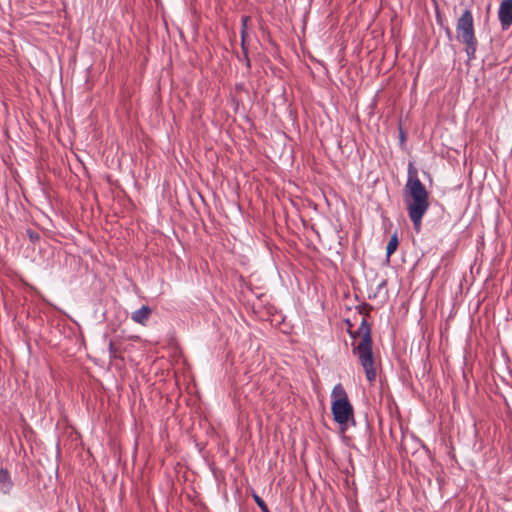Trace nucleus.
<instances>
[{
  "label": "nucleus",
  "mask_w": 512,
  "mask_h": 512,
  "mask_svg": "<svg viewBox=\"0 0 512 512\" xmlns=\"http://www.w3.org/2000/svg\"><path fill=\"white\" fill-rule=\"evenodd\" d=\"M428 196V191L417 177L416 170L410 168L403 197L409 218L417 232L421 230L422 218L429 208Z\"/></svg>",
  "instance_id": "1"
},
{
  "label": "nucleus",
  "mask_w": 512,
  "mask_h": 512,
  "mask_svg": "<svg viewBox=\"0 0 512 512\" xmlns=\"http://www.w3.org/2000/svg\"><path fill=\"white\" fill-rule=\"evenodd\" d=\"M356 335L361 337V339L354 347L353 352L358 356L359 362L365 371L367 380L369 382H373L376 379L377 370L372 354L370 326L364 318L362 319L355 334H352L353 337Z\"/></svg>",
  "instance_id": "2"
},
{
  "label": "nucleus",
  "mask_w": 512,
  "mask_h": 512,
  "mask_svg": "<svg viewBox=\"0 0 512 512\" xmlns=\"http://www.w3.org/2000/svg\"><path fill=\"white\" fill-rule=\"evenodd\" d=\"M331 398V410L334 420L341 426L342 431H344L349 422L354 423V412L348 400L347 393L341 384L334 386Z\"/></svg>",
  "instance_id": "3"
},
{
  "label": "nucleus",
  "mask_w": 512,
  "mask_h": 512,
  "mask_svg": "<svg viewBox=\"0 0 512 512\" xmlns=\"http://www.w3.org/2000/svg\"><path fill=\"white\" fill-rule=\"evenodd\" d=\"M456 38L465 44V52L468 60L475 58L477 39L474 33V20L470 10H465L457 21Z\"/></svg>",
  "instance_id": "4"
},
{
  "label": "nucleus",
  "mask_w": 512,
  "mask_h": 512,
  "mask_svg": "<svg viewBox=\"0 0 512 512\" xmlns=\"http://www.w3.org/2000/svg\"><path fill=\"white\" fill-rule=\"evenodd\" d=\"M498 18L503 30H507L512 25V0H503L498 10Z\"/></svg>",
  "instance_id": "5"
},
{
  "label": "nucleus",
  "mask_w": 512,
  "mask_h": 512,
  "mask_svg": "<svg viewBox=\"0 0 512 512\" xmlns=\"http://www.w3.org/2000/svg\"><path fill=\"white\" fill-rule=\"evenodd\" d=\"M151 312L148 306H142L131 314V319L138 324L144 325L148 321Z\"/></svg>",
  "instance_id": "6"
},
{
  "label": "nucleus",
  "mask_w": 512,
  "mask_h": 512,
  "mask_svg": "<svg viewBox=\"0 0 512 512\" xmlns=\"http://www.w3.org/2000/svg\"><path fill=\"white\" fill-rule=\"evenodd\" d=\"M12 487L13 483L9 472L6 469L0 467V492L7 494L11 491Z\"/></svg>",
  "instance_id": "7"
},
{
  "label": "nucleus",
  "mask_w": 512,
  "mask_h": 512,
  "mask_svg": "<svg viewBox=\"0 0 512 512\" xmlns=\"http://www.w3.org/2000/svg\"><path fill=\"white\" fill-rule=\"evenodd\" d=\"M398 243L399 242H398L397 235L396 234L392 235L387 244V247H386L387 257H390L395 252V250L397 249Z\"/></svg>",
  "instance_id": "8"
},
{
  "label": "nucleus",
  "mask_w": 512,
  "mask_h": 512,
  "mask_svg": "<svg viewBox=\"0 0 512 512\" xmlns=\"http://www.w3.org/2000/svg\"><path fill=\"white\" fill-rule=\"evenodd\" d=\"M253 498L262 512H269V509H268L266 503L263 501V499L261 497H259L257 494H254Z\"/></svg>",
  "instance_id": "9"
},
{
  "label": "nucleus",
  "mask_w": 512,
  "mask_h": 512,
  "mask_svg": "<svg viewBox=\"0 0 512 512\" xmlns=\"http://www.w3.org/2000/svg\"><path fill=\"white\" fill-rule=\"evenodd\" d=\"M108 348H109L110 357L111 358L116 357L117 349L115 348L114 343L112 341L109 342V347Z\"/></svg>",
  "instance_id": "10"
},
{
  "label": "nucleus",
  "mask_w": 512,
  "mask_h": 512,
  "mask_svg": "<svg viewBox=\"0 0 512 512\" xmlns=\"http://www.w3.org/2000/svg\"><path fill=\"white\" fill-rule=\"evenodd\" d=\"M242 20H243V23L245 24V23H246V21H247V18H246V17H244Z\"/></svg>",
  "instance_id": "11"
}]
</instances>
